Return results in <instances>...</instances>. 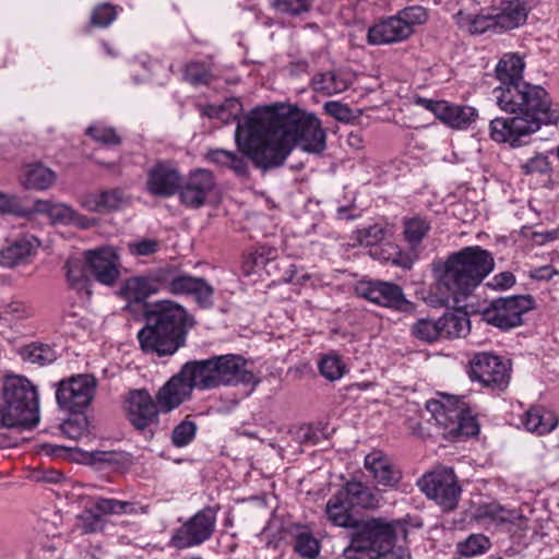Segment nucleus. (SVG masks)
Here are the masks:
<instances>
[{"label": "nucleus", "mask_w": 559, "mask_h": 559, "mask_svg": "<svg viewBox=\"0 0 559 559\" xmlns=\"http://www.w3.org/2000/svg\"><path fill=\"white\" fill-rule=\"evenodd\" d=\"M235 141L262 169L283 165L295 146L320 154L326 132L316 114L292 105L258 108L237 121Z\"/></svg>", "instance_id": "obj_1"}, {"label": "nucleus", "mask_w": 559, "mask_h": 559, "mask_svg": "<svg viewBox=\"0 0 559 559\" xmlns=\"http://www.w3.org/2000/svg\"><path fill=\"white\" fill-rule=\"evenodd\" d=\"M524 61L516 55H506L496 67L500 84L492 94L499 108L512 115L495 118L489 123V136L512 147L527 142L542 126L559 124V106L539 85L523 81Z\"/></svg>", "instance_id": "obj_2"}, {"label": "nucleus", "mask_w": 559, "mask_h": 559, "mask_svg": "<svg viewBox=\"0 0 559 559\" xmlns=\"http://www.w3.org/2000/svg\"><path fill=\"white\" fill-rule=\"evenodd\" d=\"M492 254L479 246L465 247L448 257L439 271L436 288L440 306L459 308L493 270Z\"/></svg>", "instance_id": "obj_3"}, {"label": "nucleus", "mask_w": 559, "mask_h": 559, "mask_svg": "<svg viewBox=\"0 0 559 559\" xmlns=\"http://www.w3.org/2000/svg\"><path fill=\"white\" fill-rule=\"evenodd\" d=\"M144 314L146 323L138 332V341L145 354L171 356L185 346L188 330L194 321L181 305L160 300L152 304Z\"/></svg>", "instance_id": "obj_4"}, {"label": "nucleus", "mask_w": 559, "mask_h": 559, "mask_svg": "<svg viewBox=\"0 0 559 559\" xmlns=\"http://www.w3.org/2000/svg\"><path fill=\"white\" fill-rule=\"evenodd\" d=\"M160 285L174 295H193L201 307H210L214 288L202 277L178 273L171 267L157 271L154 280L144 277L128 278L120 287V295L129 302H141L158 292Z\"/></svg>", "instance_id": "obj_5"}, {"label": "nucleus", "mask_w": 559, "mask_h": 559, "mask_svg": "<svg viewBox=\"0 0 559 559\" xmlns=\"http://www.w3.org/2000/svg\"><path fill=\"white\" fill-rule=\"evenodd\" d=\"M39 421L36 386L25 377H8L1 388L0 426L32 429Z\"/></svg>", "instance_id": "obj_6"}, {"label": "nucleus", "mask_w": 559, "mask_h": 559, "mask_svg": "<svg viewBox=\"0 0 559 559\" xmlns=\"http://www.w3.org/2000/svg\"><path fill=\"white\" fill-rule=\"evenodd\" d=\"M394 522L370 519L355 522L348 547L344 549L346 559H377L392 549L395 542Z\"/></svg>", "instance_id": "obj_7"}, {"label": "nucleus", "mask_w": 559, "mask_h": 559, "mask_svg": "<svg viewBox=\"0 0 559 559\" xmlns=\"http://www.w3.org/2000/svg\"><path fill=\"white\" fill-rule=\"evenodd\" d=\"M427 412L435 425L443 428V436L452 441L474 437L479 432L476 418L460 401L431 400L426 404Z\"/></svg>", "instance_id": "obj_8"}, {"label": "nucleus", "mask_w": 559, "mask_h": 559, "mask_svg": "<svg viewBox=\"0 0 559 559\" xmlns=\"http://www.w3.org/2000/svg\"><path fill=\"white\" fill-rule=\"evenodd\" d=\"M97 380L88 373L71 376L57 383L58 406L70 413H80L94 400Z\"/></svg>", "instance_id": "obj_9"}, {"label": "nucleus", "mask_w": 559, "mask_h": 559, "mask_svg": "<svg viewBox=\"0 0 559 559\" xmlns=\"http://www.w3.org/2000/svg\"><path fill=\"white\" fill-rule=\"evenodd\" d=\"M215 524L216 511L211 507L203 508L174 531L169 546L176 549L200 546L211 538Z\"/></svg>", "instance_id": "obj_10"}, {"label": "nucleus", "mask_w": 559, "mask_h": 559, "mask_svg": "<svg viewBox=\"0 0 559 559\" xmlns=\"http://www.w3.org/2000/svg\"><path fill=\"white\" fill-rule=\"evenodd\" d=\"M418 486L443 511H451L456 508L461 496V487L452 469L441 467L427 473L418 480Z\"/></svg>", "instance_id": "obj_11"}, {"label": "nucleus", "mask_w": 559, "mask_h": 559, "mask_svg": "<svg viewBox=\"0 0 559 559\" xmlns=\"http://www.w3.org/2000/svg\"><path fill=\"white\" fill-rule=\"evenodd\" d=\"M533 307L534 300L530 295L498 298L483 311V320L501 330H509L522 324V316Z\"/></svg>", "instance_id": "obj_12"}, {"label": "nucleus", "mask_w": 559, "mask_h": 559, "mask_svg": "<svg viewBox=\"0 0 559 559\" xmlns=\"http://www.w3.org/2000/svg\"><path fill=\"white\" fill-rule=\"evenodd\" d=\"M469 376L492 390H504L510 382L509 361L489 353H478L469 361Z\"/></svg>", "instance_id": "obj_13"}, {"label": "nucleus", "mask_w": 559, "mask_h": 559, "mask_svg": "<svg viewBox=\"0 0 559 559\" xmlns=\"http://www.w3.org/2000/svg\"><path fill=\"white\" fill-rule=\"evenodd\" d=\"M357 293L365 299L382 307L406 310L409 306L402 288L391 282H362L358 285Z\"/></svg>", "instance_id": "obj_14"}, {"label": "nucleus", "mask_w": 559, "mask_h": 559, "mask_svg": "<svg viewBox=\"0 0 559 559\" xmlns=\"http://www.w3.org/2000/svg\"><path fill=\"white\" fill-rule=\"evenodd\" d=\"M85 263L94 277L104 285H114L120 276V260L112 247L85 252Z\"/></svg>", "instance_id": "obj_15"}, {"label": "nucleus", "mask_w": 559, "mask_h": 559, "mask_svg": "<svg viewBox=\"0 0 559 559\" xmlns=\"http://www.w3.org/2000/svg\"><path fill=\"white\" fill-rule=\"evenodd\" d=\"M158 405L146 390H133L127 399V416L138 430H144L158 421Z\"/></svg>", "instance_id": "obj_16"}, {"label": "nucleus", "mask_w": 559, "mask_h": 559, "mask_svg": "<svg viewBox=\"0 0 559 559\" xmlns=\"http://www.w3.org/2000/svg\"><path fill=\"white\" fill-rule=\"evenodd\" d=\"M33 213L46 214L52 224L72 225L81 229H87L95 224L94 218L82 215L72 206L66 203H52L48 200L35 201L33 209L29 211V214Z\"/></svg>", "instance_id": "obj_17"}, {"label": "nucleus", "mask_w": 559, "mask_h": 559, "mask_svg": "<svg viewBox=\"0 0 559 559\" xmlns=\"http://www.w3.org/2000/svg\"><path fill=\"white\" fill-rule=\"evenodd\" d=\"M216 186L214 176L206 169L192 171L181 187L180 201L188 207H201Z\"/></svg>", "instance_id": "obj_18"}, {"label": "nucleus", "mask_w": 559, "mask_h": 559, "mask_svg": "<svg viewBox=\"0 0 559 559\" xmlns=\"http://www.w3.org/2000/svg\"><path fill=\"white\" fill-rule=\"evenodd\" d=\"M215 361V378L217 388L221 385L249 384L254 382V376L246 369V360L238 355H222L213 357Z\"/></svg>", "instance_id": "obj_19"}, {"label": "nucleus", "mask_w": 559, "mask_h": 559, "mask_svg": "<svg viewBox=\"0 0 559 559\" xmlns=\"http://www.w3.org/2000/svg\"><path fill=\"white\" fill-rule=\"evenodd\" d=\"M147 187L154 195L170 197L181 187V176L170 163L159 162L148 171Z\"/></svg>", "instance_id": "obj_20"}, {"label": "nucleus", "mask_w": 559, "mask_h": 559, "mask_svg": "<svg viewBox=\"0 0 559 559\" xmlns=\"http://www.w3.org/2000/svg\"><path fill=\"white\" fill-rule=\"evenodd\" d=\"M39 247L38 239L33 235H24L9 242L0 250V265L13 269L27 264Z\"/></svg>", "instance_id": "obj_21"}, {"label": "nucleus", "mask_w": 559, "mask_h": 559, "mask_svg": "<svg viewBox=\"0 0 559 559\" xmlns=\"http://www.w3.org/2000/svg\"><path fill=\"white\" fill-rule=\"evenodd\" d=\"M191 394V384L187 382L179 371L158 390L156 402L160 412L168 413L189 400Z\"/></svg>", "instance_id": "obj_22"}, {"label": "nucleus", "mask_w": 559, "mask_h": 559, "mask_svg": "<svg viewBox=\"0 0 559 559\" xmlns=\"http://www.w3.org/2000/svg\"><path fill=\"white\" fill-rule=\"evenodd\" d=\"M399 15L390 16L371 26L368 31V41L372 45H385L402 41L413 34Z\"/></svg>", "instance_id": "obj_23"}, {"label": "nucleus", "mask_w": 559, "mask_h": 559, "mask_svg": "<svg viewBox=\"0 0 559 559\" xmlns=\"http://www.w3.org/2000/svg\"><path fill=\"white\" fill-rule=\"evenodd\" d=\"M181 376L191 384V389L211 390L217 388L215 378V361L212 358L186 362Z\"/></svg>", "instance_id": "obj_24"}, {"label": "nucleus", "mask_w": 559, "mask_h": 559, "mask_svg": "<svg viewBox=\"0 0 559 559\" xmlns=\"http://www.w3.org/2000/svg\"><path fill=\"white\" fill-rule=\"evenodd\" d=\"M365 467L373 476L377 484L392 487L399 483L401 473L390 459L381 451H372L365 457Z\"/></svg>", "instance_id": "obj_25"}, {"label": "nucleus", "mask_w": 559, "mask_h": 559, "mask_svg": "<svg viewBox=\"0 0 559 559\" xmlns=\"http://www.w3.org/2000/svg\"><path fill=\"white\" fill-rule=\"evenodd\" d=\"M531 7L523 0L503 1L499 12L495 13L497 32L516 28L527 20Z\"/></svg>", "instance_id": "obj_26"}, {"label": "nucleus", "mask_w": 559, "mask_h": 559, "mask_svg": "<svg viewBox=\"0 0 559 559\" xmlns=\"http://www.w3.org/2000/svg\"><path fill=\"white\" fill-rule=\"evenodd\" d=\"M477 117L476 108L467 105H453L444 100L438 119L453 129H465Z\"/></svg>", "instance_id": "obj_27"}, {"label": "nucleus", "mask_w": 559, "mask_h": 559, "mask_svg": "<svg viewBox=\"0 0 559 559\" xmlns=\"http://www.w3.org/2000/svg\"><path fill=\"white\" fill-rule=\"evenodd\" d=\"M348 493L343 489L333 495L326 503L328 519L336 526L352 527L356 520L352 516V506Z\"/></svg>", "instance_id": "obj_28"}, {"label": "nucleus", "mask_w": 559, "mask_h": 559, "mask_svg": "<svg viewBox=\"0 0 559 559\" xmlns=\"http://www.w3.org/2000/svg\"><path fill=\"white\" fill-rule=\"evenodd\" d=\"M522 424L527 431L543 436L551 432L557 427L558 419L544 407L534 406L525 412Z\"/></svg>", "instance_id": "obj_29"}, {"label": "nucleus", "mask_w": 559, "mask_h": 559, "mask_svg": "<svg viewBox=\"0 0 559 559\" xmlns=\"http://www.w3.org/2000/svg\"><path fill=\"white\" fill-rule=\"evenodd\" d=\"M455 21L461 29L472 35L483 34L489 29H493L497 32V22L495 19V14H485L484 12L479 14H472L464 11H460L455 15Z\"/></svg>", "instance_id": "obj_30"}, {"label": "nucleus", "mask_w": 559, "mask_h": 559, "mask_svg": "<svg viewBox=\"0 0 559 559\" xmlns=\"http://www.w3.org/2000/svg\"><path fill=\"white\" fill-rule=\"evenodd\" d=\"M312 88L326 96L343 93L349 87V81L337 71L320 72L311 80Z\"/></svg>", "instance_id": "obj_31"}, {"label": "nucleus", "mask_w": 559, "mask_h": 559, "mask_svg": "<svg viewBox=\"0 0 559 559\" xmlns=\"http://www.w3.org/2000/svg\"><path fill=\"white\" fill-rule=\"evenodd\" d=\"M90 504L100 519L106 515L134 514L136 512L135 503L117 499L96 497L90 501Z\"/></svg>", "instance_id": "obj_32"}, {"label": "nucleus", "mask_w": 559, "mask_h": 559, "mask_svg": "<svg viewBox=\"0 0 559 559\" xmlns=\"http://www.w3.org/2000/svg\"><path fill=\"white\" fill-rule=\"evenodd\" d=\"M56 181V174L41 164L32 165L27 168L23 179L26 189L46 190Z\"/></svg>", "instance_id": "obj_33"}, {"label": "nucleus", "mask_w": 559, "mask_h": 559, "mask_svg": "<svg viewBox=\"0 0 559 559\" xmlns=\"http://www.w3.org/2000/svg\"><path fill=\"white\" fill-rule=\"evenodd\" d=\"M66 276L71 288L90 294L91 280L86 273L85 262L76 258H70L64 264Z\"/></svg>", "instance_id": "obj_34"}, {"label": "nucleus", "mask_w": 559, "mask_h": 559, "mask_svg": "<svg viewBox=\"0 0 559 559\" xmlns=\"http://www.w3.org/2000/svg\"><path fill=\"white\" fill-rule=\"evenodd\" d=\"M241 104L237 98H227L222 104H211L204 107L203 115L211 119H217L223 123H229L238 118Z\"/></svg>", "instance_id": "obj_35"}, {"label": "nucleus", "mask_w": 559, "mask_h": 559, "mask_svg": "<svg viewBox=\"0 0 559 559\" xmlns=\"http://www.w3.org/2000/svg\"><path fill=\"white\" fill-rule=\"evenodd\" d=\"M443 337H462L469 331V320L466 313H445L439 318Z\"/></svg>", "instance_id": "obj_36"}, {"label": "nucleus", "mask_w": 559, "mask_h": 559, "mask_svg": "<svg viewBox=\"0 0 559 559\" xmlns=\"http://www.w3.org/2000/svg\"><path fill=\"white\" fill-rule=\"evenodd\" d=\"M22 358L25 361L46 366L57 359L56 350L47 344L33 343L25 346L21 352Z\"/></svg>", "instance_id": "obj_37"}, {"label": "nucleus", "mask_w": 559, "mask_h": 559, "mask_svg": "<svg viewBox=\"0 0 559 559\" xmlns=\"http://www.w3.org/2000/svg\"><path fill=\"white\" fill-rule=\"evenodd\" d=\"M343 491L348 493L352 508H373L377 503L374 495L359 481H348Z\"/></svg>", "instance_id": "obj_38"}, {"label": "nucleus", "mask_w": 559, "mask_h": 559, "mask_svg": "<svg viewBox=\"0 0 559 559\" xmlns=\"http://www.w3.org/2000/svg\"><path fill=\"white\" fill-rule=\"evenodd\" d=\"M430 229L429 223L420 217L406 218L404 221V237L412 249H416L417 246L425 238Z\"/></svg>", "instance_id": "obj_39"}, {"label": "nucleus", "mask_w": 559, "mask_h": 559, "mask_svg": "<svg viewBox=\"0 0 559 559\" xmlns=\"http://www.w3.org/2000/svg\"><path fill=\"white\" fill-rule=\"evenodd\" d=\"M476 518L488 519L497 523L512 522L516 518L515 511L507 510L496 502L480 504L476 510Z\"/></svg>", "instance_id": "obj_40"}, {"label": "nucleus", "mask_w": 559, "mask_h": 559, "mask_svg": "<svg viewBox=\"0 0 559 559\" xmlns=\"http://www.w3.org/2000/svg\"><path fill=\"white\" fill-rule=\"evenodd\" d=\"M491 547V543L484 534H472L465 540L457 544V551L464 557H474L485 554Z\"/></svg>", "instance_id": "obj_41"}, {"label": "nucleus", "mask_w": 559, "mask_h": 559, "mask_svg": "<svg viewBox=\"0 0 559 559\" xmlns=\"http://www.w3.org/2000/svg\"><path fill=\"white\" fill-rule=\"evenodd\" d=\"M413 335L427 343H432L442 337V328H440L439 319H419L412 328Z\"/></svg>", "instance_id": "obj_42"}, {"label": "nucleus", "mask_w": 559, "mask_h": 559, "mask_svg": "<svg viewBox=\"0 0 559 559\" xmlns=\"http://www.w3.org/2000/svg\"><path fill=\"white\" fill-rule=\"evenodd\" d=\"M319 370L326 380L335 381L343 377L345 365L336 354H328L320 359Z\"/></svg>", "instance_id": "obj_43"}, {"label": "nucleus", "mask_w": 559, "mask_h": 559, "mask_svg": "<svg viewBox=\"0 0 559 559\" xmlns=\"http://www.w3.org/2000/svg\"><path fill=\"white\" fill-rule=\"evenodd\" d=\"M271 3L274 10L281 14L301 16L311 10L313 0H272Z\"/></svg>", "instance_id": "obj_44"}, {"label": "nucleus", "mask_w": 559, "mask_h": 559, "mask_svg": "<svg viewBox=\"0 0 559 559\" xmlns=\"http://www.w3.org/2000/svg\"><path fill=\"white\" fill-rule=\"evenodd\" d=\"M79 526L85 534H92L102 532L106 526L105 519H100V516L93 511L92 506L88 503L83 512L78 515Z\"/></svg>", "instance_id": "obj_45"}, {"label": "nucleus", "mask_w": 559, "mask_h": 559, "mask_svg": "<svg viewBox=\"0 0 559 559\" xmlns=\"http://www.w3.org/2000/svg\"><path fill=\"white\" fill-rule=\"evenodd\" d=\"M294 549L304 558L314 559L319 555L320 546L310 533L302 532L296 536Z\"/></svg>", "instance_id": "obj_46"}, {"label": "nucleus", "mask_w": 559, "mask_h": 559, "mask_svg": "<svg viewBox=\"0 0 559 559\" xmlns=\"http://www.w3.org/2000/svg\"><path fill=\"white\" fill-rule=\"evenodd\" d=\"M195 433V423L189 419H185L174 428L171 433V441L175 447L182 448L188 445L194 439Z\"/></svg>", "instance_id": "obj_47"}, {"label": "nucleus", "mask_w": 559, "mask_h": 559, "mask_svg": "<svg viewBox=\"0 0 559 559\" xmlns=\"http://www.w3.org/2000/svg\"><path fill=\"white\" fill-rule=\"evenodd\" d=\"M185 79L194 86L206 85L212 79V73L204 63L191 62L186 67Z\"/></svg>", "instance_id": "obj_48"}, {"label": "nucleus", "mask_w": 559, "mask_h": 559, "mask_svg": "<svg viewBox=\"0 0 559 559\" xmlns=\"http://www.w3.org/2000/svg\"><path fill=\"white\" fill-rule=\"evenodd\" d=\"M116 17V8L109 3H103L94 9L91 15V23L96 27H107Z\"/></svg>", "instance_id": "obj_49"}, {"label": "nucleus", "mask_w": 559, "mask_h": 559, "mask_svg": "<svg viewBox=\"0 0 559 559\" xmlns=\"http://www.w3.org/2000/svg\"><path fill=\"white\" fill-rule=\"evenodd\" d=\"M102 200L105 213L119 210L128 202L126 194L120 189L102 191Z\"/></svg>", "instance_id": "obj_50"}, {"label": "nucleus", "mask_w": 559, "mask_h": 559, "mask_svg": "<svg viewBox=\"0 0 559 559\" xmlns=\"http://www.w3.org/2000/svg\"><path fill=\"white\" fill-rule=\"evenodd\" d=\"M160 249V241L151 238H143L129 243V250L136 257H148Z\"/></svg>", "instance_id": "obj_51"}, {"label": "nucleus", "mask_w": 559, "mask_h": 559, "mask_svg": "<svg viewBox=\"0 0 559 559\" xmlns=\"http://www.w3.org/2000/svg\"><path fill=\"white\" fill-rule=\"evenodd\" d=\"M400 20L409 28L414 29L415 25L423 24L427 21V12L423 7L414 5L408 7L397 13Z\"/></svg>", "instance_id": "obj_52"}, {"label": "nucleus", "mask_w": 559, "mask_h": 559, "mask_svg": "<svg viewBox=\"0 0 559 559\" xmlns=\"http://www.w3.org/2000/svg\"><path fill=\"white\" fill-rule=\"evenodd\" d=\"M521 168L525 175H544L550 171V164L547 156L544 154H536L532 158L527 159L524 164H522Z\"/></svg>", "instance_id": "obj_53"}, {"label": "nucleus", "mask_w": 559, "mask_h": 559, "mask_svg": "<svg viewBox=\"0 0 559 559\" xmlns=\"http://www.w3.org/2000/svg\"><path fill=\"white\" fill-rule=\"evenodd\" d=\"M359 240L365 246H374L385 238L386 230L382 226L374 224L359 231Z\"/></svg>", "instance_id": "obj_54"}, {"label": "nucleus", "mask_w": 559, "mask_h": 559, "mask_svg": "<svg viewBox=\"0 0 559 559\" xmlns=\"http://www.w3.org/2000/svg\"><path fill=\"white\" fill-rule=\"evenodd\" d=\"M87 133L97 142L104 144L116 145L119 144L120 142V138L117 135L116 131L112 128L94 126L87 129Z\"/></svg>", "instance_id": "obj_55"}, {"label": "nucleus", "mask_w": 559, "mask_h": 559, "mask_svg": "<svg viewBox=\"0 0 559 559\" xmlns=\"http://www.w3.org/2000/svg\"><path fill=\"white\" fill-rule=\"evenodd\" d=\"M324 111L334 119L345 122L352 118V109L337 100L326 102L323 106Z\"/></svg>", "instance_id": "obj_56"}, {"label": "nucleus", "mask_w": 559, "mask_h": 559, "mask_svg": "<svg viewBox=\"0 0 559 559\" xmlns=\"http://www.w3.org/2000/svg\"><path fill=\"white\" fill-rule=\"evenodd\" d=\"M80 205L93 213H105L102 200V192H88L80 197Z\"/></svg>", "instance_id": "obj_57"}, {"label": "nucleus", "mask_w": 559, "mask_h": 559, "mask_svg": "<svg viewBox=\"0 0 559 559\" xmlns=\"http://www.w3.org/2000/svg\"><path fill=\"white\" fill-rule=\"evenodd\" d=\"M515 283V277L511 272H502L495 275L491 281L487 284L493 289H508Z\"/></svg>", "instance_id": "obj_58"}, {"label": "nucleus", "mask_w": 559, "mask_h": 559, "mask_svg": "<svg viewBox=\"0 0 559 559\" xmlns=\"http://www.w3.org/2000/svg\"><path fill=\"white\" fill-rule=\"evenodd\" d=\"M238 148L242 152V155H238L233 153V160L229 162L228 168L235 171L238 176H246L248 173V162L247 158L251 159L239 146Z\"/></svg>", "instance_id": "obj_59"}, {"label": "nucleus", "mask_w": 559, "mask_h": 559, "mask_svg": "<svg viewBox=\"0 0 559 559\" xmlns=\"http://www.w3.org/2000/svg\"><path fill=\"white\" fill-rule=\"evenodd\" d=\"M0 213H15L20 215H31L28 212H20L19 203L15 198L0 193Z\"/></svg>", "instance_id": "obj_60"}, {"label": "nucleus", "mask_w": 559, "mask_h": 559, "mask_svg": "<svg viewBox=\"0 0 559 559\" xmlns=\"http://www.w3.org/2000/svg\"><path fill=\"white\" fill-rule=\"evenodd\" d=\"M233 153L223 148H215L207 152V158L214 164L228 167L229 162L233 160Z\"/></svg>", "instance_id": "obj_61"}, {"label": "nucleus", "mask_w": 559, "mask_h": 559, "mask_svg": "<svg viewBox=\"0 0 559 559\" xmlns=\"http://www.w3.org/2000/svg\"><path fill=\"white\" fill-rule=\"evenodd\" d=\"M275 251L267 247H260L250 254L252 263L257 266L265 264L269 260L274 259Z\"/></svg>", "instance_id": "obj_62"}, {"label": "nucleus", "mask_w": 559, "mask_h": 559, "mask_svg": "<svg viewBox=\"0 0 559 559\" xmlns=\"http://www.w3.org/2000/svg\"><path fill=\"white\" fill-rule=\"evenodd\" d=\"M415 103L426 108L427 110L433 112V115L438 118L444 100H433L424 97H417Z\"/></svg>", "instance_id": "obj_63"}, {"label": "nucleus", "mask_w": 559, "mask_h": 559, "mask_svg": "<svg viewBox=\"0 0 559 559\" xmlns=\"http://www.w3.org/2000/svg\"><path fill=\"white\" fill-rule=\"evenodd\" d=\"M558 272L551 265H544L534 269L531 272V277L535 280L548 281L554 277Z\"/></svg>", "instance_id": "obj_64"}]
</instances>
